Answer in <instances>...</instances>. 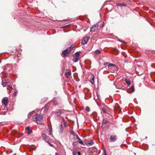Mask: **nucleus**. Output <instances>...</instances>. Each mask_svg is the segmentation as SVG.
Masks as SVG:
<instances>
[{
    "mask_svg": "<svg viewBox=\"0 0 155 155\" xmlns=\"http://www.w3.org/2000/svg\"><path fill=\"white\" fill-rule=\"evenodd\" d=\"M17 94V92H15L14 94V96H16Z\"/></svg>",
    "mask_w": 155,
    "mask_h": 155,
    "instance_id": "473e14b6",
    "label": "nucleus"
},
{
    "mask_svg": "<svg viewBox=\"0 0 155 155\" xmlns=\"http://www.w3.org/2000/svg\"><path fill=\"white\" fill-rule=\"evenodd\" d=\"M87 43V37H84L83 39L82 40V41L81 42V44L82 46V47L85 49L86 48L85 47L84 45L86 44Z\"/></svg>",
    "mask_w": 155,
    "mask_h": 155,
    "instance_id": "20e7f679",
    "label": "nucleus"
},
{
    "mask_svg": "<svg viewBox=\"0 0 155 155\" xmlns=\"http://www.w3.org/2000/svg\"><path fill=\"white\" fill-rule=\"evenodd\" d=\"M8 87H9V88H11L12 90H13V88L12 87V86H11L9 85L8 86Z\"/></svg>",
    "mask_w": 155,
    "mask_h": 155,
    "instance_id": "7c9ffc66",
    "label": "nucleus"
},
{
    "mask_svg": "<svg viewBox=\"0 0 155 155\" xmlns=\"http://www.w3.org/2000/svg\"><path fill=\"white\" fill-rule=\"evenodd\" d=\"M47 143H48V144L51 146V147H53V145L51 143H50L48 141H47Z\"/></svg>",
    "mask_w": 155,
    "mask_h": 155,
    "instance_id": "c85d7f7f",
    "label": "nucleus"
},
{
    "mask_svg": "<svg viewBox=\"0 0 155 155\" xmlns=\"http://www.w3.org/2000/svg\"><path fill=\"white\" fill-rule=\"evenodd\" d=\"M26 130L27 131V133L28 134L31 133L32 132V130L29 128V127H27L26 129Z\"/></svg>",
    "mask_w": 155,
    "mask_h": 155,
    "instance_id": "f8f14e48",
    "label": "nucleus"
},
{
    "mask_svg": "<svg viewBox=\"0 0 155 155\" xmlns=\"http://www.w3.org/2000/svg\"><path fill=\"white\" fill-rule=\"evenodd\" d=\"M74 133V132H73H73H71V134H73V133Z\"/></svg>",
    "mask_w": 155,
    "mask_h": 155,
    "instance_id": "58836bf2",
    "label": "nucleus"
},
{
    "mask_svg": "<svg viewBox=\"0 0 155 155\" xmlns=\"http://www.w3.org/2000/svg\"><path fill=\"white\" fill-rule=\"evenodd\" d=\"M95 52V54H99L101 53V51L98 50H96Z\"/></svg>",
    "mask_w": 155,
    "mask_h": 155,
    "instance_id": "b1692460",
    "label": "nucleus"
},
{
    "mask_svg": "<svg viewBox=\"0 0 155 155\" xmlns=\"http://www.w3.org/2000/svg\"><path fill=\"white\" fill-rule=\"evenodd\" d=\"M78 144V141H76L74 142L73 143V146H76Z\"/></svg>",
    "mask_w": 155,
    "mask_h": 155,
    "instance_id": "393cba45",
    "label": "nucleus"
},
{
    "mask_svg": "<svg viewBox=\"0 0 155 155\" xmlns=\"http://www.w3.org/2000/svg\"><path fill=\"white\" fill-rule=\"evenodd\" d=\"M8 82L6 81H2V84L4 87H5L6 85Z\"/></svg>",
    "mask_w": 155,
    "mask_h": 155,
    "instance_id": "2eb2a0df",
    "label": "nucleus"
},
{
    "mask_svg": "<svg viewBox=\"0 0 155 155\" xmlns=\"http://www.w3.org/2000/svg\"><path fill=\"white\" fill-rule=\"evenodd\" d=\"M78 138H79L78 136L77 135H74V139L75 140H78Z\"/></svg>",
    "mask_w": 155,
    "mask_h": 155,
    "instance_id": "4be33fe9",
    "label": "nucleus"
},
{
    "mask_svg": "<svg viewBox=\"0 0 155 155\" xmlns=\"http://www.w3.org/2000/svg\"><path fill=\"white\" fill-rule=\"evenodd\" d=\"M102 110L104 113H107L106 110L104 108H103L102 109Z\"/></svg>",
    "mask_w": 155,
    "mask_h": 155,
    "instance_id": "bb28decb",
    "label": "nucleus"
},
{
    "mask_svg": "<svg viewBox=\"0 0 155 155\" xmlns=\"http://www.w3.org/2000/svg\"><path fill=\"white\" fill-rule=\"evenodd\" d=\"M117 137L116 135H111L110 136V140L111 142H114L117 140Z\"/></svg>",
    "mask_w": 155,
    "mask_h": 155,
    "instance_id": "423d86ee",
    "label": "nucleus"
},
{
    "mask_svg": "<svg viewBox=\"0 0 155 155\" xmlns=\"http://www.w3.org/2000/svg\"><path fill=\"white\" fill-rule=\"evenodd\" d=\"M143 71H142L141 72H140V74H143Z\"/></svg>",
    "mask_w": 155,
    "mask_h": 155,
    "instance_id": "72a5a7b5",
    "label": "nucleus"
},
{
    "mask_svg": "<svg viewBox=\"0 0 155 155\" xmlns=\"http://www.w3.org/2000/svg\"><path fill=\"white\" fill-rule=\"evenodd\" d=\"M125 81L128 85H130L131 84L130 80L128 79H125Z\"/></svg>",
    "mask_w": 155,
    "mask_h": 155,
    "instance_id": "dca6fc26",
    "label": "nucleus"
},
{
    "mask_svg": "<svg viewBox=\"0 0 155 155\" xmlns=\"http://www.w3.org/2000/svg\"><path fill=\"white\" fill-rule=\"evenodd\" d=\"M90 110V108L88 107V112H89Z\"/></svg>",
    "mask_w": 155,
    "mask_h": 155,
    "instance_id": "e433bc0d",
    "label": "nucleus"
},
{
    "mask_svg": "<svg viewBox=\"0 0 155 155\" xmlns=\"http://www.w3.org/2000/svg\"><path fill=\"white\" fill-rule=\"evenodd\" d=\"M109 63L107 62L105 63H104V64L105 65H106L107 64H108V65Z\"/></svg>",
    "mask_w": 155,
    "mask_h": 155,
    "instance_id": "2f4dec72",
    "label": "nucleus"
},
{
    "mask_svg": "<svg viewBox=\"0 0 155 155\" xmlns=\"http://www.w3.org/2000/svg\"><path fill=\"white\" fill-rule=\"evenodd\" d=\"M78 141V142L81 145H83V143L81 140L80 138H78V139L77 140Z\"/></svg>",
    "mask_w": 155,
    "mask_h": 155,
    "instance_id": "412c9836",
    "label": "nucleus"
},
{
    "mask_svg": "<svg viewBox=\"0 0 155 155\" xmlns=\"http://www.w3.org/2000/svg\"><path fill=\"white\" fill-rule=\"evenodd\" d=\"M104 155H107V154L106 153L105 151H104Z\"/></svg>",
    "mask_w": 155,
    "mask_h": 155,
    "instance_id": "c9c22d12",
    "label": "nucleus"
},
{
    "mask_svg": "<svg viewBox=\"0 0 155 155\" xmlns=\"http://www.w3.org/2000/svg\"><path fill=\"white\" fill-rule=\"evenodd\" d=\"M55 155H59V154L58 153H55Z\"/></svg>",
    "mask_w": 155,
    "mask_h": 155,
    "instance_id": "f704fd0d",
    "label": "nucleus"
},
{
    "mask_svg": "<svg viewBox=\"0 0 155 155\" xmlns=\"http://www.w3.org/2000/svg\"><path fill=\"white\" fill-rule=\"evenodd\" d=\"M52 130V127H49L48 129V131L49 132V133L48 134L49 135H51V131Z\"/></svg>",
    "mask_w": 155,
    "mask_h": 155,
    "instance_id": "f3484780",
    "label": "nucleus"
},
{
    "mask_svg": "<svg viewBox=\"0 0 155 155\" xmlns=\"http://www.w3.org/2000/svg\"><path fill=\"white\" fill-rule=\"evenodd\" d=\"M80 53L79 52H76L74 55L73 61L74 62H77L79 59Z\"/></svg>",
    "mask_w": 155,
    "mask_h": 155,
    "instance_id": "f03ea898",
    "label": "nucleus"
},
{
    "mask_svg": "<svg viewBox=\"0 0 155 155\" xmlns=\"http://www.w3.org/2000/svg\"><path fill=\"white\" fill-rule=\"evenodd\" d=\"M42 117L43 116L41 115L36 114L34 116L33 119L34 120L37 121V123H38V121H41L42 118Z\"/></svg>",
    "mask_w": 155,
    "mask_h": 155,
    "instance_id": "f257e3e1",
    "label": "nucleus"
},
{
    "mask_svg": "<svg viewBox=\"0 0 155 155\" xmlns=\"http://www.w3.org/2000/svg\"><path fill=\"white\" fill-rule=\"evenodd\" d=\"M42 137L44 140L45 141H46V138L47 137V136L44 134H42Z\"/></svg>",
    "mask_w": 155,
    "mask_h": 155,
    "instance_id": "a211bd4d",
    "label": "nucleus"
},
{
    "mask_svg": "<svg viewBox=\"0 0 155 155\" xmlns=\"http://www.w3.org/2000/svg\"><path fill=\"white\" fill-rule=\"evenodd\" d=\"M87 107H86L85 108V110L86 111H87Z\"/></svg>",
    "mask_w": 155,
    "mask_h": 155,
    "instance_id": "4c0bfd02",
    "label": "nucleus"
},
{
    "mask_svg": "<svg viewBox=\"0 0 155 155\" xmlns=\"http://www.w3.org/2000/svg\"><path fill=\"white\" fill-rule=\"evenodd\" d=\"M59 127L60 129L59 133L60 134H61L63 133V127L62 124H60L59 126Z\"/></svg>",
    "mask_w": 155,
    "mask_h": 155,
    "instance_id": "1a4fd4ad",
    "label": "nucleus"
},
{
    "mask_svg": "<svg viewBox=\"0 0 155 155\" xmlns=\"http://www.w3.org/2000/svg\"><path fill=\"white\" fill-rule=\"evenodd\" d=\"M109 122V121L106 120L105 119H103V124H106L107 123H108Z\"/></svg>",
    "mask_w": 155,
    "mask_h": 155,
    "instance_id": "6ab92c4d",
    "label": "nucleus"
},
{
    "mask_svg": "<svg viewBox=\"0 0 155 155\" xmlns=\"http://www.w3.org/2000/svg\"><path fill=\"white\" fill-rule=\"evenodd\" d=\"M70 52V51H69L68 48L64 50L62 52V54L63 55V56L64 57H67L68 56Z\"/></svg>",
    "mask_w": 155,
    "mask_h": 155,
    "instance_id": "7ed1b4c3",
    "label": "nucleus"
},
{
    "mask_svg": "<svg viewBox=\"0 0 155 155\" xmlns=\"http://www.w3.org/2000/svg\"><path fill=\"white\" fill-rule=\"evenodd\" d=\"M98 26L99 25L97 24H94L91 27V31H94L97 28Z\"/></svg>",
    "mask_w": 155,
    "mask_h": 155,
    "instance_id": "0eeeda50",
    "label": "nucleus"
},
{
    "mask_svg": "<svg viewBox=\"0 0 155 155\" xmlns=\"http://www.w3.org/2000/svg\"><path fill=\"white\" fill-rule=\"evenodd\" d=\"M94 77L93 75H92V76L90 80V81L92 84H93L94 82Z\"/></svg>",
    "mask_w": 155,
    "mask_h": 155,
    "instance_id": "9d476101",
    "label": "nucleus"
},
{
    "mask_svg": "<svg viewBox=\"0 0 155 155\" xmlns=\"http://www.w3.org/2000/svg\"><path fill=\"white\" fill-rule=\"evenodd\" d=\"M118 41H120V40H118Z\"/></svg>",
    "mask_w": 155,
    "mask_h": 155,
    "instance_id": "37998d69",
    "label": "nucleus"
},
{
    "mask_svg": "<svg viewBox=\"0 0 155 155\" xmlns=\"http://www.w3.org/2000/svg\"><path fill=\"white\" fill-rule=\"evenodd\" d=\"M89 38V37H88V39H87L88 40Z\"/></svg>",
    "mask_w": 155,
    "mask_h": 155,
    "instance_id": "a19ab883",
    "label": "nucleus"
},
{
    "mask_svg": "<svg viewBox=\"0 0 155 155\" xmlns=\"http://www.w3.org/2000/svg\"><path fill=\"white\" fill-rule=\"evenodd\" d=\"M2 103L5 106H7L8 103V98L7 97L3 98L2 100Z\"/></svg>",
    "mask_w": 155,
    "mask_h": 155,
    "instance_id": "39448f33",
    "label": "nucleus"
},
{
    "mask_svg": "<svg viewBox=\"0 0 155 155\" xmlns=\"http://www.w3.org/2000/svg\"><path fill=\"white\" fill-rule=\"evenodd\" d=\"M94 141H95L94 140H91L90 141H88V145H89L91 146L94 143Z\"/></svg>",
    "mask_w": 155,
    "mask_h": 155,
    "instance_id": "9b49d317",
    "label": "nucleus"
},
{
    "mask_svg": "<svg viewBox=\"0 0 155 155\" xmlns=\"http://www.w3.org/2000/svg\"><path fill=\"white\" fill-rule=\"evenodd\" d=\"M117 5H122V6H125L126 5L125 4L123 3H119V4H118Z\"/></svg>",
    "mask_w": 155,
    "mask_h": 155,
    "instance_id": "a878e982",
    "label": "nucleus"
},
{
    "mask_svg": "<svg viewBox=\"0 0 155 155\" xmlns=\"http://www.w3.org/2000/svg\"><path fill=\"white\" fill-rule=\"evenodd\" d=\"M74 46L73 45H72L71 46L70 48V50H69V51H71L74 48Z\"/></svg>",
    "mask_w": 155,
    "mask_h": 155,
    "instance_id": "cd10ccee",
    "label": "nucleus"
},
{
    "mask_svg": "<svg viewBox=\"0 0 155 155\" xmlns=\"http://www.w3.org/2000/svg\"><path fill=\"white\" fill-rule=\"evenodd\" d=\"M89 61H88V62H87L88 64V63H89Z\"/></svg>",
    "mask_w": 155,
    "mask_h": 155,
    "instance_id": "79ce46f5",
    "label": "nucleus"
},
{
    "mask_svg": "<svg viewBox=\"0 0 155 155\" xmlns=\"http://www.w3.org/2000/svg\"><path fill=\"white\" fill-rule=\"evenodd\" d=\"M61 114V111L59 110L57 112V114L58 116H60Z\"/></svg>",
    "mask_w": 155,
    "mask_h": 155,
    "instance_id": "aec40b11",
    "label": "nucleus"
},
{
    "mask_svg": "<svg viewBox=\"0 0 155 155\" xmlns=\"http://www.w3.org/2000/svg\"><path fill=\"white\" fill-rule=\"evenodd\" d=\"M134 87L133 85L131 87L127 90V92L129 93H131L134 92Z\"/></svg>",
    "mask_w": 155,
    "mask_h": 155,
    "instance_id": "6e6552de",
    "label": "nucleus"
},
{
    "mask_svg": "<svg viewBox=\"0 0 155 155\" xmlns=\"http://www.w3.org/2000/svg\"><path fill=\"white\" fill-rule=\"evenodd\" d=\"M32 114V112H30L29 113V114H28V117H29L30 116H31Z\"/></svg>",
    "mask_w": 155,
    "mask_h": 155,
    "instance_id": "c756f323",
    "label": "nucleus"
},
{
    "mask_svg": "<svg viewBox=\"0 0 155 155\" xmlns=\"http://www.w3.org/2000/svg\"><path fill=\"white\" fill-rule=\"evenodd\" d=\"M73 155H80V153L79 152H77L76 150H74L73 153Z\"/></svg>",
    "mask_w": 155,
    "mask_h": 155,
    "instance_id": "ddd939ff",
    "label": "nucleus"
},
{
    "mask_svg": "<svg viewBox=\"0 0 155 155\" xmlns=\"http://www.w3.org/2000/svg\"><path fill=\"white\" fill-rule=\"evenodd\" d=\"M64 126H65V127H66V125H65V123H64Z\"/></svg>",
    "mask_w": 155,
    "mask_h": 155,
    "instance_id": "ea45409f",
    "label": "nucleus"
},
{
    "mask_svg": "<svg viewBox=\"0 0 155 155\" xmlns=\"http://www.w3.org/2000/svg\"><path fill=\"white\" fill-rule=\"evenodd\" d=\"M65 74L67 76V77L69 76L71 74V71L70 70H68V71L67 72H65Z\"/></svg>",
    "mask_w": 155,
    "mask_h": 155,
    "instance_id": "4468645a",
    "label": "nucleus"
},
{
    "mask_svg": "<svg viewBox=\"0 0 155 155\" xmlns=\"http://www.w3.org/2000/svg\"><path fill=\"white\" fill-rule=\"evenodd\" d=\"M108 66H114L116 67V68H117L116 65L114 64L109 63V65H108Z\"/></svg>",
    "mask_w": 155,
    "mask_h": 155,
    "instance_id": "5701e85b",
    "label": "nucleus"
}]
</instances>
